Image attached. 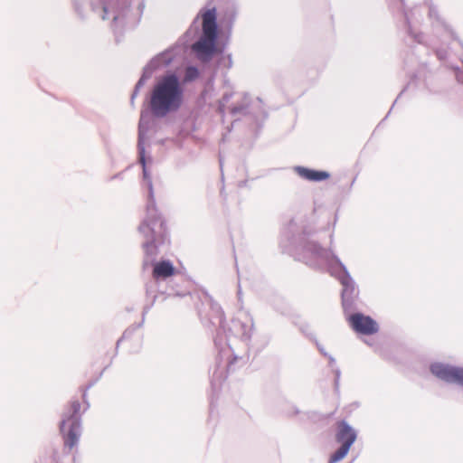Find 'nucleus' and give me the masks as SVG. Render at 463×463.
<instances>
[{
    "instance_id": "obj_8",
    "label": "nucleus",
    "mask_w": 463,
    "mask_h": 463,
    "mask_svg": "<svg viewBox=\"0 0 463 463\" xmlns=\"http://www.w3.org/2000/svg\"><path fill=\"white\" fill-rule=\"evenodd\" d=\"M175 273V269L169 260H162L154 265L153 277L155 279L168 278Z\"/></svg>"
},
{
    "instance_id": "obj_10",
    "label": "nucleus",
    "mask_w": 463,
    "mask_h": 463,
    "mask_svg": "<svg viewBox=\"0 0 463 463\" xmlns=\"http://www.w3.org/2000/svg\"><path fill=\"white\" fill-rule=\"evenodd\" d=\"M454 383L463 386V368H457Z\"/></svg>"
},
{
    "instance_id": "obj_4",
    "label": "nucleus",
    "mask_w": 463,
    "mask_h": 463,
    "mask_svg": "<svg viewBox=\"0 0 463 463\" xmlns=\"http://www.w3.org/2000/svg\"><path fill=\"white\" fill-rule=\"evenodd\" d=\"M335 439L341 443V447L330 457L329 463H336L347 455L356 439V433L345 421H340L337 423Z\"/></svg>"
},
{
    "instance_id": "obj_2",
    "label": "nucleus",
    "mask_w": 463,
    "mask_h": 463,
    "mask_svg": "<svg viewBox=\"0 0 463 463\" xmlns=\"http://www.w3.org/2000/svg\"><path fill=\"white\" fill-rule=\"evenodd\" d=\"M203 35L192 45L198 58L203 61H209L215 52L217 39V24L215 8L206 10L203 14Z\"/></svg>"
},
{
    "instance_id": "obj_1",
    "label": "nucleus",
    "mask_w": 463,
    "mask_h": 463,
    "mask_svg": "<svg viewBox=\"0 0 463 463\" xmlns=\"http://www.w3.org/2000/svg\"><path fill=\"white\" fill-rule=\"evenodd\" d=\"M183 99V90L176 75L162 77L152 91L150 106L156 116H165L177 109Z\"/></svg>"
},
{
    "instance_id": "obj_3",
    "label": "nucleus",
    "mask_w": 463,
    "mask_h": 463,
    "mask_svg": "<svg viewBox=\"0 0 463 463\" xmlns=\"http://www.w3.org/2000/svg\"><path fill=\"white\" fill-rule=\"evenodd\" d=\"M80 403L79 401H72L69 405L68 417L61 424L64 443L70 449L73 448L78 442L80 422L77 415L80 413Z\"/></svg>"
},
{
    "instance_id": "obj_6",
    "label": "nucleus",
    "mask_w": 463,
    "mask_h": 463,
    "mask_svg": "<svg viewBox=\"0 0 463 463\" xmlns=\"http://www.w3.org/2000/svg\"><path fill=\"white\" fill-rule=\"evenodd\" d=\"M458 367H453L449 365H445L442 364H434L430 366V372L436 377L448 382L454 383L455 374Z\"/></svg>"
},
{
    "instance_id": "obj_5",
    "label": "nucleus",
    "mask_w": 463,
    "mask_h": 463,
    "mask_svg": "<svg viewBox=\"0 0 463 463\" xmlns=\"http://www.w3.org/2000/svg\"><path fill=\"white\" fill-rule=\"evenodd\" d=\"M351 327L362 335H373L378 332V324L372 317L361 313H355L348 317Z\"/></svg>"
},
{
    "instance_id": "obj_9",
    "label": "nucleus",
    "mask_w": 463,
    "mask_h": 463,
    "mask_svg": "<svg viewBox=\"0 0 463 463\" xmlns=\"http://www.w3.org/2000/svg\"><path fill=\"white\" fill-rule=\"evenodd\" d=\"M199 77V71L194 66H189L185 69L184 76L183 79L184 83L191 82Z\"/></svg>"
},
{
    "instance_id": "obj_7",
    "label": "nucleus",
    "mask_w": 463,
    "mask_h": 463,
    "mask_svg": "<svg viewBox=\"0 0 463 463\" xmlns=\"http://www.w3.org/2000/svg\"><path fill=\"white\" fill-rule=\"evenodd\" d=\"M296 172L298 173V175L300 177H302L306 180H308V181L318 182V181H323V180H326L329 178V174L326 171H317V170L306 168L303 166L296 167Z\"/></svg>"
}]
</instances>
